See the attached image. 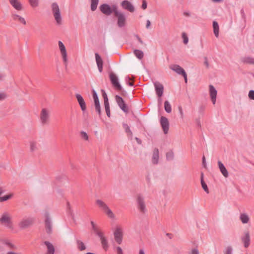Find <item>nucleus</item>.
<instances>
[{
    "mask_svg": "<svg viewBox=\"0 0 254 254\" xmlns=\"http://www.w3.org/2000/svg\"><path fill=\"white\" fill-rule=\"evenodd\" d=\"M95 203L98 208L106 214L108 217L112 219L115 218V216L113 212L104 201L100 199H97L96 200Z\"/></svg>",
    "mask_w": 254,
    "mask_h": 254,
    "instance_id": "f257e3e1",
    "label": "nucleus"
},
{
    "mask_svg": "<svg viewBox=\"0 0 254 254\" xmlns=\"http://www.w3.org/2000/svg\"><path fill=\"white\" fill-rule=\"evenodd\" d=\"M31 223H4V226L13 233L17 232L19 230L27 229L30 227Z\"/></svg>",
    "mask_w": 254,
    "mask_h": 254,
    "instance_id": "f03ea898",
    "label": "nucleus"
},
{
    "mask_svg": "<svg viewBox=\"0 0 254 254\" xmlns=\"http://www.w3.org/2000/svg\"><path fill=\"white\" fill-rule=\"evenodd\" d=\"M136 203L137 208L140 213L145 214L147 212L145 197L142 194H138L136 195Z\"/></svg>",
    "mask_w": 254,
    "mask_h": 254,
    "instance_id": "7ed1b4c3",
    "label": "nucleus"
},
{
    "mask_svg": "<svg viewBox=\"0 0 254 254\" xmlns=\"http://www.w3.org/2000/svg\"><path fill=\"white\" fill-rule=\"evenodd\" d=\"M114 14L118 18V26L120 28L125 26L126 23V17L125 15L123 13L119 11L117 7H115L114 9Z\"/></svg>",
    "mask_w": 254,
    "mask_h": 254,
    "instance_id": "20e7f679",
    "label": "nucleus"
},
{
    "mask_svg": "<svg viewBox=\"0 0 254 254\" xmlns=\"http://www.w3.org/2000/svg\"><path fill=\"white\" fill-rule=\"evenodd\" d=\"M92 226L94 232L100 237L103 248L104 250H107L109 247L107 239L103 236V233L99 230L95 223H92Z\"/></svg>",
    "mask_w": 254,
    "mask_h": 254,
    "instance_id": "39448f33",
    "label": "nucleus"
},
{
    "mask_svg": "<svg viewBox=\"0 0 254 254\" xmlns=\"http://www.w3.org/2000/svg\"><path fill=\"white\" fill-rule=\"evenodd\" d=\"M50 118V111L46 108H43L40 114V121L42 125L48 124Z\"/></svg>",
    "mask_w": 254,
    "mask_h": 254,
    "instance_id": "423d86ee",
    "label": "nucleus"
},
{
    "mask_svg": "<svg viewBox=\"0 0 254 254\" xmlns=\"http://www.w3.org/2000/svg\"><path fill=\"white\" fill-rule=\"evenodd\" d=\"M52 12L53 13L55 19L58 24L62 23V17L60 9L58 4L54 2L52 5Z\"/></svg>",
    "mask_w": 254,
    "mask_h": 254,
    "instance_id": "0eeeda50",
    "label": "nucleus"
},
{
    "mask_svg": "<svg viewBox=\"0 0 254 254\" xmlns=\"http://www.w3.org/2000/svg\"><path fill=\"white\" fill-rule=\"evenodd\" d=\"M109 78L113 86L117 90L121 91L122 89L120 85L119 79L117 75L113 72L109 74Z\"/></svg>",
    "mask_w": 254,
    "mask_h": 254,
    "instance_id": "6e6552de",
    "label": "nucleus"
},
{
    "mask_svg": "<svg viewBox=\"0 0 254 254\" xmlns=\"http://www.w3.org/2000/svg\"><path fill=\"white\" fill-rule=\"evenodd\" d=\"M115 7H117L116 6L113 5L112 7H110L108 4H103L100 6V11L104 14L106 15H110L113 12H114V9Z\"/></svg>",
    "mask_w": 254,
    "mask_h": 254,
    "instance_id": "1a4fd4ad",
    "label": "nucleus"
},
{
    "mask_svg": "<svg viewBox=\"0 0 254 254\" xmlns=\"http://www.w3.org/2000/svg\"><path fill=\"white\" fill-rule=\"evenodd\" d=\"M58 45L59 47V49L61 52V54L62 57L63 58V62L65 64V66H67V54L66 52V50L65 47L63 42L61 41H59L58 42Z\"/></svg>",
    "mask_w": 254,
    "mask_h": 254,
    "instance_id": "9d476101",
    "label": "nucleus"
},
{
    "mask_svg": "<svg viewBox=\"0 0 254 254\" xmlns=\"http://www.w3.org/2000/svg\"><path fill=\"white\" fill-rule=\"evenodd\" d=\"M115 99L118 106L122 109V110L125 113H127L128 112V107H127L123 99L119 95H116L115 96Z\"/></svg>",
    "mask_w": 254,
    "mask_h": 254,
    "instance_id": "9b49d317",
    "label": "nucleus"
},
{
    "mask_svg": "<svg viewBox=\"0 0 254 254\" xmlns=\"http://www.w3.org/2000/svg\"><path fill=\"white\" fill-rule=\"evenodd\" d=\"M160 122L164 133L167 134L169 129V123L168 119L162 116L160 118Z\"/></svg>",
    "mask_w": 254,
    "mask_h": 254,
    "instance_id": "f8f14e48",
    "label": "nucleus"
},
{
    "mask_svg": "<svg viewBox=\"0 0 254 254\" xmlns=\"http://www.w3.org/2000/svg\"><path fill=\"white\" fill-rule=\"evenodd\" d=\"M92 93H93V98L94 99V104H95V110H96V112L98 113V114L99 115H101V108H100L99 100L98 99L97 93L94 89L92 90Z\"/></svg>",
    "mask_w": 254,
    "mask_h": 254,
    "instance_id": "ddd939ff",
    "label": "nucleus"
},
{
    "mask_svg": "<svg viewBox=\"0 0 254 254\" xmlns=\"http://www.w3.org/2000/svg\"><path fill=\"white\" fill-rule=\"evenodd\" d=\"M155 92L158 97H161L163 94L164 87L163 85L159 82L154 83Z\"/></svg>",
    "mask_w": 254,
    "mask_h": 254,
    "instance_id": "4468645a",
    "label": "nucleus"
},
{
    "mask_svg": "<svg viewBox=\"0 0 254 254\" xmlns=\"http://www.w3.org/2000/svg\"><path fill=\"white\" fill-rule=\"evenodd\" d=\"M209 91L211 100L213 105L216 103L217 92L215 87L212 85H209Z\"/></svg>",
    "mask_w": 254,
    "mask_h": 254,
    "instance_id": "2eb2a0df",
    "label": "nucleus"
},
{
    "mask_svg": "<svg viewBox=\"0 0 254 254\" xmlns=\"http://www.w3.org/2000/svg\"><path fill=\"white\" fill-rule=\"evenodd\" d=\"M115 239L117 243L121 244L122 242L123 232L121 228H117L114 233Z\"/></svg>",
    "mask_w": 254,
    "mask_h": 254,
    "instance_id": "dca6fc26",
    "label": "nucleus"
},
{
    "mask_svg": "<svg viewBox=\"0 0 254 254\" xmlns=\"http://www.w3.org/2000/svg\"><path fill=\"white\" fill-rule=\"evenodd\" d=\"M121 6L124 9L129 12H132L134 11V8L133 5L130 1L127 0H123L121 3Z\"/></svg>",
    "mask_w": 254,
    "mask_h": 254,
    "instance_id": "f3484780",
    "label": "nucleus"
},
{
    "mask_svg": "<svg viewBox=\"0 0 254 254\" xmlns=\"http://www.w3.org/2000/svg\"><path fill=\"white\" fill-rule=\"evenodd\" d=\"M8 1L15 10L21 11L23 9L22 4L18 0H8Z\"/></svg>",
    "mask_w": 254,
    "mask_h": 254,
    "instance_id": "a211bd4d",
    "label": "nucleus"
},
{
    "mask_svg": "<svg viewBox=\"0 0 254 254\" xmlns=\"http://www.w3.org/2000/svg\"><path fill=\"white\" fill-rule=\"evenodd\" d=\"M170 68L179 75H182L186 73L185 70L178 64H172L170 66Z\"/></svg>",
    "mask_w": 254,
    "mask_h": 254,
    "instance_id": "6ab92c4d",
    "label": "nucleus"
},
{
    "mask_svg": "<svg viewBox=\"0 0 254 254\" xmlns=\"http://www.w3.org/2000/svg\"><path fill=\"white\" fill-rule=\"evenodd\" d=\"M1 242L3 246H5L8 249L16 250L17 249L16 246L9 239H2Z\"/></svg>",
    "mask_w": 254,
    "mask_h": 254,
    "instance_id": "aec40b11",
    "label": "nucleus"
},
{
    "mask_svg": "<svg viewBox=\"0 0 254 254\" xmlns=\"http://www.w3.org/2000/svg\"><path fill=\"white\" fill-rule=\"evenodd\" d=\"M76 98L77 100V101L80 106L81 109L83 112H84L86 110V106L85 102L81 95L79 94H76L75 95Z\"/></svg>",
    "mask_w": 254,
    "mask_h": 254,
    "instance_id": "412c9836",
    "label": "nucleus"
},
{
    "mask_svg": "<svg viewBox=\"0 0 254 254\" xmlns=\"http://www.w3.org/2000/svg\"><path fill=\"white\" fill-rule=\"evenodd\" d=\"M95 59L98 70L100 72H102L103 71V61L101 56L98 53L95 54Z\"/></svg>",
    "mask_w": 254,
    "mask_h": 254,
    "instance_id": "4be33fe9",
    "label": "nucleus"
},
{
    "mask_svg": "<svg viewBox=\"0 0 254 254\" xmlns=\"http://www.w3.org/2000/svg\"><path fill=\"white\" fill-rule=\"evenodd\" d=\"M44 244L47 247V252L45 254H54L55 249L53 244L49 241L44 242Z\"/></svg>",
    "mask_w": 254,
    "mask_h": 254,
    "instance_id": "5701e85b",
    "label": "nucleus"
},
{
    "mask_svg": "<svg viewBox=\"0 0 254 254\" xmlns=\"http://www.w3.org/2000/svg\"><path fill=\"white\" fill-rule=\"evenodd\" d=\"M242 241L244 243V247L245 248H248L250 245V236L249 232H246L245 233V235L242 237Z\"/></svg>",
    "mask_w": 254,
    "mask_h": 254,
    "instance_id": "b1692460",
    "label": "nucleus"
},
{
    "mask_svg": "<svg viewBox=\"0 0 254 254\" xmlns=\"http://www.w3.org/2000/svg\"><path fill=\"white\" fill-rule=\"evenodd\" d=\"M218 165L221 173L225 178H227L229 176V173L221 161H219L218 162Z\"/></svg>",
    "mask_w": 254,
    "mask_h": 254,
    "instance_id": "393cba45",
    "label": "nucleus"
},
{
    "mask_svg": "<svg viewBox=\"0 0 254 254\" xmlns=\"http://www.w3.org/2000/svg\"><path fill=\"white\" fill-rule=\"evenodd\" d=\"M159 160V150L155 148L153 150V155L152 157V162L154 164H157Z\"/></svg>",
    "mask_w": 254,
    "mask_h": 254,
    "instance_id": "a878e982",
    "label": "nucleus"
},
{
    "mask_svg": "<svg viewBox=\"0 0 254 254\" xmlns=\"http://www.w3.org/2000/svg\"><path fill=\"white\" fill-rule=\"evenodd\" d=\"M123 126L125 130V132L127 134V137H128V138L131 140L132 139L133 133L131 130H130L129 127L127 124L125 123H124L123 124Z\"/></svg>",
    "mask_w": 254,
    "mask_h": 254,
    "instance_id": "bb28decb",
    "label": "nucleus"
},
{
    "mask_svg": "<svg viewBox=\"0 0 254 254\" xmlns=\"http://www.w3.org/2000/svg\"><path fill=\"white\" fill-rule=\"evenodd\" d=\"M12 221L10 215L7 213H4L0 219V222H9Z\"/></svg>",
    "mask_w": 254,
    "mask_h": 254,
    "instance_id": "cd10ccee",
    "label": "nucleus"
},
{
    "mask_svg": "<svg viewBox=\"0 0 254 254\" xmlns=\"http://www.w3.org/2000/svg\"><path fill=\"white\" fill-rule=\"evenodd\" d=\"M11 16L14 20H18L19 22L23 23L24 25L26 24V22L25 19L23 17L20 16V15L12 13L11 14Z\"/></svg>",
    "mask_w": 254,
    "mask_h": 254,
    "instance_id": "c85d7f7f",
    "label": "nucleus"
},
{
    "mask_svg": "<svg viewBox=\"0 0 254 254\" xmlns=\"http://www.w3.org/2000/svg\"><path fill=\"white\" fill-rule=\"evenodd\" d=\"M241 61L244 64H254V58L251 57H245Z\"/></svg>",
    "mask_w": 254,
    "mask_h": 254,
    "instance_id": "c756f323",
    "label": "nucleus"
},
{
    "mask_svg": "<svg viewBox=\"0 0 254 254\" xmlns=\"http://www.w3.org/2000/svg\"><path fill=\"white\" fill-rule=\"evenodd\" d=\"M30 150L31 152L37 151L38 149L37 142L32 140L30 141Z\"/></svg>",
    "mask_w": 254,
    "mask_h": 254,
    "instance_id": "7c9ffc66",
    "label": "nucleus"
},
{
    "mask_svg": "<svg viewBox=\"0 0 254 254\" xmlns=\"http://www.w3.org/2000/svg\"><path fill=\"white\" fill-rule=\"evenodd\" d=\"M213 32L215 36L216 37H218L219 36V28L218 23L215 21H214L213 22Z\"/></svg>",
    "mask_w": 254,
    "mask_h": 254,
    "instance_id": "2f4dec72",
    "label": "nucleus"
},
{
    "mask_svg": "<svg viewBox=\"0 0 254 254\" xmlns=\"http://www.w3.org/2000/svg\"><path fill=\"white\" fill-rule=\"evenodd\" d=\"M203 173H201V186H202V187L203 188V189L204 190V191L207 193H209V190H208V187L207 186V185L206 184V183L204 182V180H203Z\"/></svg>",
    "mask_w": 254,
    "mask_h": 254,
    "instance_id": "473e14b6",
    "label": "nucleus"
},
{
    "mask_svg": "<svg viewBox=\"0 0 254 254\" xmlns=\"http://www.w3.org/2000/svg\"><path fill=\"white\" fill-rule=\"evenodd\" d=\"M99 0H91V9L92 11H95L97 7Z\"/></svg>",
    "mask_w": 254,
    "mask_h": 254,
    "instance_id": "72a5a7b5",
    "label": "nucleus"
},
{
    "mask_svg": "<svg viewBox=\"0 0 254 254\" xmlns=\"http://www.w3.org/2000/svg\"><path fill=\"white\" fill-rule=\"evenodd\" d=\"M77 248L81 251H84L86 249V247L84 244L80 240L76 241Z\"/></svg>",
    "mask_w": 254,
    "mask_h": 254,
    "instance_id": "f704fd0d",
    "label": "nucleus"
},
{
    "mask_svg": "<svg viewBox=\"0 0 254 254\" xmlns=\"http://www.w3.org/2000/svg\"><path fill=\"white\" fill-rule=\"evenodd\" d=\"M164 109L167 113H170L172 111L171 106L168 101H165L164 102Z\"/></svg>",
    "mask_w": 254,
    "mask_h": 254,
    "instance_id": "c9c22d12",
    "label": "nucleus"
},
{
    "mask_svg": "<svg viewBox=\"0 0 254 254\" xmlns=\"http://www.w3.org/2000/svg\"><path fill=\"white\" fill-rule=\"evenodd\" d=\"M133 53L135 56L139 60H141L143 58L144 54L141 50H134Z\"/></svg>",
    "mask_w": 254,
    "mask_h": 254,
    "instance_id": "e433bc0d",
    "label": "nucleus"
},
{
    "mask_svg": "<svg viewBox=\"0 0 254 254\" xmlns=\"http://www.w3.org/2000/svg\"><path fill=\"white\" fill-rule=\"evenodd\" d=\"M240 218L242 222H248L250 220L248 215L246 213L241 214Z\"/></svg>",
    "mask_w": 254,
    "mask_h": 254,
    "instance_id": "4c0bfd02",
    "label": "nucleus"
},
{
    "mask_svg": "<svg viewBox=\"0 0 254 254\" xmlns=\"http://www.w3.org/2000/svg\"><path fill=\"white\" fill-rule=\"evenodd\" d=\"M45 229L46 232L50 234L52 232V225L51 223H46Z\"/></svg>",
    "mask_w": 254,
    "mask_h": 254,
    "instance_id": "58836bf2",
    "label": "nucleus"
},
{
    "mask_svg": "<svg viewBox=\"0 0 254 254\" xmlns=\"http://www.w3.org/2000/svg\"><path fill=\"white\" fill-rule=\"evenodd\" d=\"M174 158V153L172 151H170L166 153V159L167 160H172Z\"/></svg>",
    "mask_w": 254,
    "mask_h": 254,
    "instance_id": "ea45409f",
    "label": "nucleus"
},
{
    "mask_svg": "<svg viewBox=\"0 0 254 254\" xmlns=\"http://www.w3.org/2000/svg\"><path fill=\"white\" fill-rule=\"evenodd\" d=\"M233 249L231 246H228L226 248L224 251V254H232Z\"/></svg>",
    "mask_w": 254,
    "mask_h": 254,
    "instance_id": "a19ab883",
    "label": "nucleus"
},
{
    "mask_svg": "<svg viewBox=\"0 0 254 254\" xmlns=\"http://www.w3.org/2000/svg\"><path fill=\"white\" fill-rule=\"evenodd\" d=\"M101 91L103 93V97L104 100V105L106 104H109L107 94L105 93L104 90H102Z\"/></svg>",
    "mask_w": 254,
    "mask_h": 254,
    "instance_id": "79ce46f5",
    "label": "nucleus"
},
{
    "mask_svg": "<svg viewBox=\"0 0 254 254\" xmlns=\"http://www.w3.org/2000/svg\"><path fill=\"white\" fill-rule=\"evenodd\" d=\"M12 197V194H8L4 196L1 197V198L0 199V202L6 201L7 200L11 198Z\"/></svg>",
    "mask_w": 254,
    "mask_h": 254,
    "instance_id": "37998d69",
    "label": "nucleus"
},
{
    "mask_svg": "<svg viewBox=\"0 0 254 254\" xmlns=\"http://www.w3.org/2000/svg\"><path fill=\"white\" fill-rule=\"evenodd\" d=\"M80 135H81V137L84 140H87V141L88 140V139H89L88 135L87 134V133L85 132V131H81Z\"/></svg>",
    "mask_w": 254,
    "mask_h": 254,
    "instance_id": "c03bdc74",
    "label": "nucleus"
},
{
    "mask_svg": "<svg viewBox=\"0 0 254 254\" xmlns=\"http://www.w3.org/2000/svg\"><path fill=\"white\" fill-rule=\"evenodd\" d=\"M105 111L107 114V115L108 117H110V105L109 104H106L104 105Z\"/></svg>",
    "mask_w": 254,
    "mask_h": 254,
    "instance_id": "a18cd8bd",
    "label": "nucleus"
},
{
    "mask_svg": "<svg viewBox=\"0 0 254 254\" xmlns=\"http://www.w3.org/2000/svg\"><path fill=\"white\" fill-rule=\"evenodd\" d=\"M182 38L183 39V42L185 44H188L189 42V39L187 36V35L185 32L182 33Z\"/></svg>",
    "mask_w": 254,
    "mask_h": 254,
    "instance_id": "49530a36",
    "label": "nucleus"
},
{
    "mask_svg": "<svg viewBox=\"0 0 254 254\" xmlns=\"http://www.w3.org/2000/svg\"><path fill=\"white\" fill-rule=\"evenodd\" d=\"M29 1L32 7H36L38 6V2L37 0H29Z\"/></svg>",
    "mask_w": 254,
    "mask_h": 254,
    "instance_id": "de8ad7c7",
    "label": "nucleus"
},
{
    "mask_svg": "<svg viewBox=\"0 0 254 254\" xmlns=\"http://www.w3.org/2000/svg\"><path fill=\"white\" fill-rule=\"evenodd\" d=\"M189 254H199V253L197 248H194L191 250Z\"/></svg>",
    "mask_w": 254,
    "mask_h": 254,
    "instance_id": "09e8293b",
    "label": "nucleus"
},
{
    "mask_svg": "<svg viewBox=\"0 0 254 254\" xmlns=\"http://www.w3.org/2000/svg\"><path fill=\"white\" fill-rule=\"evenodd\" d=\"M249 97L251 99L254 100V90H250L249 93Z\"/></svg>",
    "mask_w": 254,
    "mask_h": 254,
    "instance_id": "8fccbe9b",
    "label": "nucleus"
},
{
    "mask_svg": "<svg viewBox=\"0 0 254 254\" xmlns=\"http://www.w3.org/2000/svg\"><path fill=\"white\" fill-rule=\"evenodd\" d=\"M51 219L50 216V215L48 214H45V222L48 223V222H51Z\"/></svg>",
    "mask_w": 254,
    "mask_h": 254,
    "instance_id": "3c124183",
    "label": "nucleus"
},
{
    "mask_svg": "<svg viewBox=\"0 0 254 254\" xmlns=\"http://www.w3.org/2000/svg\"><path fill=\"white\" fill-rule=\"evenodd\" d=\"M147 2L146 1V0H142V5H141V8L143 10H144V9H145L147 8Z\"/></svg>",
    "mask_w": 254,
    "mask_h": 254,
    "instance_id": "603ef678",
    "label": "nucleus"
},
{
    "mask_svg": "<svg viewBox=\"0 0 254 254\" xmlns=\"http://www.w3.org/2000/svg\"><path fill=\"white\" fill-rule=\"evenodd\" d=\"M6 97V95L4 92H0V100H3Z\"/></svg>",
    "mask_w": 254,
    "mask_h": 254,
    "instance_id": "864d4df0",
    "label": "nucleus"
},
{
    "mask_svg": "<svg viewBox=\"0 0 254 254\" xmlns=\"http://www.w3.org/2000/svg\"><path fill=\"white\" fill-rule=\"evenodd\" d=\"M116 251L117 254H123V250L121 247H117L116 248Z\"/></svg>",
    "mask_w": 254,
    "mask_h": 254,
    "instance_id": "5fc2aeb1",
    "label": "nucleus"
},
{
    "mask_svg": "<svg viewBox=\"0 0 254 254\" xmlns=\"http://www.w3.org/2000/svg\"><path fill=\"white\" fill-rule=\"evenodd\" d=\"M178 109H179V113L181 115V117L182 118H183L184 117V114H183V109H182V108L181 106H179L178 107Z\"/></svg>",
    "mask_w": 254,
    "mask_h": 254,
    "instance_id": "6e6d98bb",
    "label": "nucleus"
},
{
    "mask_svg": "<svg viewBox=\"0 0 254 254\" xmlns=\"http://www.w3.org/2000/svg\"><path fill=\"white\" fill-rule=\"evenodd\" d=\"M184 15L187 17H189L190 16V13L188 11H185L183 12Z\"/></svg>",
    "mask_w": 254,
    "mask_h": 254,
    "instance_id": "4d7b16f0",
    "label": "nucleus"
},
{
    "mask_svg": "<svg viewBox=\"0 0 254 254\" xmlns=\"http://www.w3.org/2000/svg\"><path fill=\"white\" fill-rule=\"evenodd\" d=\"M241 14L242 15V17L243 19H245L246 18V15H245V12H244V10L243 9H242L241 10Z\"/></svg>",
    "mask_w": 254,
    "mask_h": 254,
    "instance_id": "13d9d810",
    "label": "nucleus"
},
{
    "mask_svg": "<svg viewBox=\"0 0 254 254\" xmlns=\"http://www.w3.org/2000/svg\"><path fill=\"white\" fill-rule=\"evenodd\" d=\"M136 38L137 39L138 42L141 44H145L143 43V42L142 41V40L141 39V38L138 36V35H136Z\"/></svg>",
    "mask_w": 254,
    "mask_h": 254,
    "instance_id": "bf43d9fd",
    "label": "nucleus"
},
{
    "mask_svg": "<svg viewBox=\"0 0 254 254\" xmlns=\"http://www.w3.org/2000/svg\"><path fill=\"white\" fill-rule=\"evenodd\" d=\"M150 24H151V23H150V20H147L146 21V28H147V29L149 28Z\"/></svg>",
    "mask_w": 254,
    "mask_h": 254,
    "instance_id": "052dcab7",
    "label": "nucleus"
},
{
    "mask_svg": "<svg viewBox=\"0 0 254 254\" xmlns=\"http://www.w3.org/2000/svg\"><path fill=\"white\" fill-rule=\"evenodd\" d=\"M2 239H0V251H1L3 250V245L2 243Z\"/></svg>",
    "mask_w": 254,
    "mask_h": 254,
    "instance_id": "680f3d73",
    "label": "nucleus"
},
{
    "mask_svg": "<svg viewBox=\"0 0 254 254\" xmlns=\"http://www.w3.org/2000/svg\"><path fill=\"white\" fill-rule=\"evenodd\" d=\"M182 76L184 78L185 82L187 83L188 79H187V74L186 72L184 74H183Z\"/></svg>",
    "mask_w": 254,
    "mask_h": 254,
    "instance_id": "e2e57ef3",
    "label": "nucleus"
},
{
    "mask_svg": "<svg viewBox=\"0 0 254 254\" xmlns=\"http://www.w3.org/2000/svg\"><path fill=\"white\" fill-rule=\"evenodd\" d=\"M4 77H5L4 74L0 73V81L2 80Z\"/></svg>",
    "mask_w": 254,
    "mask_h": 254,
    "instance_id": "0e129e2a",
    "label": "nucleus"
},
{
    "mask_svg": "<svg viewBox=\"0 0 254 254\" xmlns=\"http://www.w3.org/2000/svg\"><path fill=\"white\" fill-rule=\"evenodd\" d=\"M34 221L32 218H28L27 220H25L23 222H30Z\"/></svg>",
    "mask_w": 254,
    "mask_h": 254,
    "instance_id": "69168bd1",
    "label": "nucleus"
},
{
    "mask_svg": "<svg viewBox=\"0 0 254 254\" xmlns=\"http://www.w3.org/2000/svg\"><path fill=\"white\" fill-rule=\"evenodd\" d=\"M135 139L136 140L137 142L138 143V144H141V140L138 137H135Z\"/></svg>",
    "mask_w": 254,
    "mask_h": 254,
    "instance_id": "338daca9",
    "label": "nucleus"
},
{
    "mask_svg": "<svg viewBox=\"0 0 254 254\" xmlns=\"http://www.w3.org/2000/svg\"><path fill=\"white\" fill-rule=\"evenodd\" d=\"M6 254H21L20 253H16L15 252L10 251V252H8L6 253Z\"/></svg>",
    "mask_w": 254,
    "mask_h": 254,
    "instance_id": "774afa93",
    "label": "nucleus"
}]
</instances>
